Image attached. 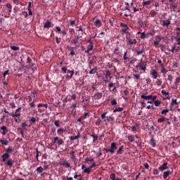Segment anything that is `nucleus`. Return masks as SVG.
Instances as JSON below:
<instances>
[{
    "mask_svg": "<svg viewBox=\"0 0 180 180\" xmlns=\"http://www.w3.org/2000/svg\"><path fill=\"white\" fill-rule=\"evenodd\" d=\"M80 138V133L78 132L77 133V135L76 136H70L69 139L71 141H74V140H76V139H78Z\"/></svg>",
    "mask_w": 180,
    "mask_h": 180,
    "instance_id": "obj_26",
    "label": "nucleus"
},
{
    "mask_svg": "<svg viewBox=\"0 0 180 180\" xmlns=\"http://www.w3.org/2000/svg\"><path fill=\"white\" fill-rule=\"evenodd\" d=\"M150 144L153 148H155L156 146V141L153 138H151L150 140Z\"/></svg>",
    "mask_w": 180,
    "mask_h": 180,
    "instance_id": "obj_25",
    "label": "nucleus"
},
{
    "mask_svg": "<svg viewBox=\"0 0 180 180\" xmlns=\"http://www.w3.org/2000/svg\"><path fill=\"white\" fill-rule=\"evenodd\" d=\"M157 14H158V13L154 9L150 10V11L149 13V15L151 18H155L157 15Z\"/></svg>",
    "mask_w": 180,
    "mask_h": 180,
    "instance_id": "obj_19",
    "label": "nucleus"
},
{
    "mask_svg": "<svg viewBox=\"0 0 180 180\" xmlns=\"http://www.w3.org/2000/svg\"><path fill=\"white\" fill-rule=\"evenodd\" d=\"M166 120H169V118H166V117H161L160 118H158V123H162Z\"/></svg>",
    "mask_w": 180,
    "mask_h": 180,
    "instance_id": "obj_22",
    "label": "nucleus"
},
{
    "mask_svg": "<svg viewBox=\"0 0 180 180\" xmlns=\"http://www.w3.org/2000/svg\"><path fill=\"white\" fill-rule=\"evenodd\" d=\"M11 117H13V119H14V122H15V123H20L21 122L20 120V117H15V115H11Z\"/></svg>",
    "mask_w": 180,
    "mask_h": 180,
    "instance_id": "obj_31",
    "label": "nucleus"
},
{
    "mask_svg": "<svg viewBox=\"0 0 180 180\" xmlns=\"http://www.w3.org/2000/svg\"><path fill=\"white\" fill-rule=\"evenodd\" d=\"M53 27H54V24L52 23V22L50 20H46V22H45V23L44 24V28L45 29H49Z\"/></svg>",
    "mask_w": 180,
    "mask_h": 180,
    "instance_id": "obj_7",
    "label": "nucleus"
},
{
    "mask_svg": "<svg viewBox=\"0 0 180 180\" xmlns=\"http://www.w3.org/2000/svg\"><path fill=\"white\" fill-rule=\"evenodd\" d=\"M162 84V79H157L156 85L158 86H161Z\"/></svg>",
    "mask_w": 180,
    "mask_h": 180,
    "instance_id": "obj_41",
    "label": "nucleus"
},
{
    "mask_svg": "<svg viewBox=\"0 0 180 180\" xmlns=\"http://www.w3.org/2000/svg\"><path fill=\"white\" fill-rule=\"evenodd\" d=\"M141 98L145 101H150L152 99V94L150 96H146V94H141Z\"/></svg>",
    "mask_w": 180,
    "mask_h": 180,
    "instance_id": "obj_13",
    "label": "nucleus"
},
{
    "mask_svg": "<svg viewBox=\"0 0 180 180\" xmlns=\"http://www.w3.org/2000/svg\"><path fill=\"white\" fill-rule=\"evenodd\" d=\"M110 104H111L112 105H116L117 104V100H111Z\"/></svg>",
    "mask_w": 180,
    "mask_h": 180,
    "instance_id": "obj_63",
    "label": "nucleus"
},
{
    "mask_svg": "<svg viewBox=\"0 0 180 180\" xmlns=\"http://www.w3.org/2000/svg\"><path fill=\"white\" fill-rule=\"evenodd\" d=\"M101 122H102V121H101V118H98V120H96V121L95 122V124L96 126H100Z\"/></svg>",
    "mask_w": 180,
    "mask_h": 180,
    "instance_id": "obj_54",
    "label": "nucleus"
},
{
    "mask_svg": "<svg viewBox=\"0 0 180 180\" xmlns=\"http://www.w3.org/2000/svg\"><path fill=\"white\" fill-rule=\"evenodd\" d=\"M110 179H112V180H115V179H116V175H115V174H111L110 175Z\"/></svg>",
    "mask_w": 180,
    "mask_h": 180,
    "instance_id": "obj_62",
    "label": "nucleus"
},
{
    "mask_svg": "<svg viewBox=\"0 0 180 180\" xmlns=\"http://www.w3.org/2000/svg\"><path fill=\"white\" fill-rule=\"evenodd\" d=\"M37 174H41L44 171V169L41 167H39L38 168H37Z\"/></svg>",
    "mask_w": 180,
    "mask_h": 180,
    "instance_id": "obj_37",
    "label": "nucleus"
},
{
    "mask_svg": "<svg viewBox=\"0 0 180 180\" xmlns=\"http://www.w3.org/2000/svg\"><path fill=\"white\" fill-rule=\"evenodd\" d=\"M76 29H77V30H76V32H82L84 30L82 25L76 26Z\"/></svg>",
    "mask_w": 180,
    "mask_h": 180,
    "instance_id": "obj_46",
    "label": "nucleus"
},
{
    "mask_svg": "<svg viewBox=\"0 0 180 180\" xmlns=\"http://www.w3.org/2000/svg\"><path fill=\"white\" fill-rule=\"evenodd\" d=\"M95 167H96V162H94L91 166H89L88 168L85 169L83 171V172L86 173L87 174H90L91 169Z\"/></svg>",
    "mask_w": 180,
    "mask_h": 180,
    "instance_id": "obj_6",
    "label": "nucleus"
},
{
    "mask_svg": "<svg viewBox=\"0 0 180 180\" xmlns=\"http://www.w3.org/2000/svg\"><path fill=\"white\" fill-rule=\"evenodd\" d=\"M170 51L172 53H175L176 52H178V49H176V45H174L172 48V49L170 50Z\"/></svg>",
    "mask_w": 180,
    "mask_h": 180,
    "instance_id": "obj_43",
    "label": "nucleus"
},
{
    "mask_svg": "<svg viewBox=\"0 0 180 180\" xmlns=\"http://www.w3.org/2000/svg\"><path fill=\"white\" fill-rule=\"evenodd\" d=\"M107 112H103L101 115V119L103 120V122L114 121L113 117H106Z\"/></svg>",
    "mask_w": 180,
    "mask_h": 180,
    "instance_id": "obj_4",
    "label": "nucleus"
},
{
    "mask_svg": "<svg viewBox=\"0 0 180 180\" xmlns=\"http://www.w3.org/2000/svg\"><path fill=\"white\" fill-rule=\"evenodd\" d=\"M153 103L156 107H158L161 104V101H160V100H155Z\"/></svg>",
    "mask_w": 180,
    "mask_h": 180,
    "instance_id": "obj_53",
    "label": "nucleus"
},
{
    "mask_svg": "<svg viewBox=\"0 0 180 180\" xmlns=\"http://www.w3.org/2000/svg\"><path fill=\"white\" fill-rule=\"evenodd\" d=\"M34 100H32V103H30V107L32 108H34L36 105H35V103H34Z\"/></svg>",
    "mask_w": 180,
    "mask_h": 180,
    "instance_id": "obj_58",
    "label": "nucleus"
},
{
    "mask_svg": "<svg viewBox=\"0 0 180 180\" xmlns=\"http://www.w3.org/2000/svg\"><path fill=\"white\" fill-rule=\"evenodd\" d=\"M94 49V44H89L87 46V50L85 51V53H86L89 56L92 55V53H91V51Z\"/></svg>",
    "mask_w": 180,
    "mask_h": 180,
    "instance_id": "obj_10",
    "label": "nucleus"
},
{
    "mask_svg": "<svg viewBox=\"0 0 180 180\" xmlns=\"http://www.w3.org/2000/svg\"><path fill=\"white\" fill-rule=\"evenodd\" d=\"M169 110H162L161 111V115H163L166 116L167 114L169 113Z\"/></svg>",
    "mask_w": 180,
    "mask_h": 180,
    "instance_id": "obj_49",
    "label": "nucleus"
},
{
    "mask_svg": "<svg viewBox=\"0 0 180 180\" xmlns=\"http://www.w3.org/2000/svg\"><path fill=\"white\" fill-rule=\"evenodd\" d=\"M84 30H82L81 32H78V35L77 36V39H81L82 38L83 35H84Z\"/></svg>",
    "mask_w": 180,
    "mask_h": 180,
    "instance_id": "obj_42",
    "label": "nucleus"
},
{
    "mask_svg": "<svg viewBox=\"0 0 180 180\" xmlns=\"http://www.w3.org/2000/svg\"><path fill=\"white\" fill-rule=\"evenodd\" d=\"M117 143L112 142L110 143V148H103V151H105L106 153H110V154H114L117 149Z\"/></svg>",
    "mask_w": 180,
    "mask_h": 180,
    "instance_id": "obj_2",
    "label": "nucleus"
},
{
    "mask_svg": "<svg viewBox=\"0 0 180 180\" xmlns=\"http://www.w3.org/2000/svg\"><path fill=\"white\" fill-rule=\"evenodd\" d=\"M103 97L102 93H96V94L94 95V98L95 100H100Z\"/></svg>",
    "mask_w": 180,
    "mask_h": 180,
    "instance_id": "obj_16",
    "label": "nucleus"
},
{
    "mask_svg": "<svg viewBox=\"0 0 180 180\" xmlns=\"http://www.w3.org/2000/svg\"><path fill=\"white\" fill-rule=\"evenodd\" d=\"M174 105H179V103L176 99L172 98V103H171V106H174Z\"/></svg>",
    "mask_w": 180,
    "mask_h": 180,
    "instance_id": "obj_39",
    "label": "nucleus"
},
{
    "mask_svg": "<svg viewBox=\"0 0 180 180\" xmlns=\"http://www.w3.org/2000/svg\"><path fill=\"white\" fill-rule=\"evenodd\" d=\"M129 142H134L135 141V137L132 135H129L127 137Z\"/></svg>",
    "mask_w": 180,
    "mask_h": 180,
    "instance_id": "obj_40",
    "label": "nucleus"
},
{
    "mask_svg": "<svg viewBox=\"0 0 180 180\" xmlns=\"http://www.w3.org/2000/svg\"><path fill=\"white\" fill-rule=\"evenodd\" d=\"M10 158V155L8 153H6L5 154L3 155L2 158H3V162H5L7 160H8Z\"/></svg>",
    "mask_w": 180,
    "mask_h": 180,
    "instance_id": "obj_18",
    "label": "nucleus"
},
{
    "mask_svg": "<svg viewBox=\"0 0 180 180\" xmlns=\"http://www.w3.org/2000/svg\"><path fill=\"white\" fill-rule=\"evenodd\" d=\"M61 70L63 72V74H66V73H68V70L66 66H63L61 68Z\"/></svg>",
    "mask_w": 180,
    "mask_h": 180,
    "instance_id": "obj_50",
    "label": "nucleus"
},
{
    "mask_svg": "<svg viewBox=\"0 0 180 180\" xmlns=\"http://www.w3.org/2000/svg\"><path fill=\"white\" fill-rule=\"evenodd\" d=\"M85 162H94V159L91 158H87L85 159Z\"/></svg>",
    "mask_w": 180,
    "mask_h": 180,
    "instance_id": "obj_64",
    "label": "nucleus"
},
{
    "mask_svg": "<svg viewBox=\"0 0 180 180\" xmlns=\"http://www.w3.org/2000/svg\"><path fill=\"white\" fill-rule=\"evenodd\" d=\"M174 39H176V41H177V45H180V36H176Z\"/></svg>",
    "mask_w": 180,
    "mask_h": 180,
    "instance_id": "obj_59",
    "label": "nucleus"
},
{
    "mask_svg": "<svg viewBox=\"0 0 180 180\" xmlns=\"http://www.w3.org/2000/svg\"><path fill=\"white\" fill-rule=\"evenodd\" d=\"M150 34L151 33L150 32L146 34V32H143L142 33H141L140 39H148Z\"/></svg>",
    "mask_w": 180,
    "mask_h": 180,
    "instance_id": "obj_11",
    "label": "nucleus"
},
{
    "mask_svg": "<svg viewBox=\"0 0 180 180\" xmlns=\"http://www.w3.org/2000/svg\"><path fill=\"white\" fill-rule=\"evenodd\" d=\"M0 142L4 146H7L9 143V142L8 141H4V140H0Z\"/></svg>",
    "mask_w": 180,
    "mask_h": 180,
    "instance_id": "obj_56",
    "label": "nucleus"
},
{
    "mask_svg": "<svg viewBox=\"0 0 180 180\" xmlns=\"http://www.w3.org/2000/svg\"><path fill=\"white\" fill-rule=\"evenodd\" d=\"M124 110V108H122V107H117V108H115V110H113V113H115L117 112H122Z\"/></svg>",
    "mask_w": 180,
    "mask_h": 180,
    "instance_id": "obj_34",
    "label": "nucleus"
},
{
    "mask_svg": "<svg viewBox=\"0 0 180 180\" xmlns=\"http://www.w3.org/2000/svg\"><path fill=\"white\" fill-rule=\"evenodd\" d=\"M27 127H30V125H28L26 122H22V124H21V129L27 130Z\"/></svg>",
    "mask_w": 180,
    "mask_h": 180,
    "instance_id": "obj_35",
    "label": "nucleus"
},
{
    "mask_svg": "<svg viewBox=\"0 0 180 180\" xmlns=\"http://www.w3.org/2000/svg\"><path fill=\"white\" fill-rule=\"evenodd\" d=\"M66 130L63 129V128H60L59 129L57 130V134L58 135H60V136H63V133Z\"/></svg>",
    "mask_w": 180,
    "mask_h": 180,
    "instance_id": "obj_28",
    "label": "nucleus"
},
{
    "mask_svg": "<svg viewBox=\"0 0 180 180\" xmlns=\"http://www.w3.org/2000/svg\"><path fill=\"white\" fill-rule=\"evenodd\" d=\"M120 26L122 27V34H129L130 33L129 32V27L127 24L120 22Z\"/></svg>",
    "mask_w": 180,
    "mask_h": 180,
    "instance_id": "obj_3",
    "label": "nucleus"
},
{
    "mask_svg": "<svg viewBox=\"0 0 180 180\" xmlns=\"http://www.w3.org/2000/svg\"><path fill=\"white\" fill-rule=\"evenodd\" d=\"M169 25H171V21H170L169 19H167V20H163L162 21V26L163 27L166 26L167 27H168Z\"/></svg>",
    "mask_w": 180,
    "mask_h": 180,
    "instance_id": "obj_17",
    "label": "nucleus"
},
{
    "mask_svg": "<svg viewBox=\"0 0 180 180\" xmlns=\"http://www.w3.org/2000/svg\"><path fill=\"white\" fill-rule=\"evenodd\" d=\"M90 136L93 138V142H95L98 139V136L96 135L94 132H93L92 134L90 135Z\"/></svg>",
    "mask_w": 180,
    "mask_h": 180,
    "instance_id": "obj_32",
    "label": "nucleus"
},
{
    "mask_svg": "<svg viewBox=\"0 0 180 180\" xmlns=\"http://www.w3.org/2000/svg\"><path fill=\"white\" fill-rule=\"evenodd\" d=\"M124 149V146H122L120 148H118V150L116 152V155H122L123 153Z\"/></svg>",
    "mask_w": 180,
    "mask_h": 180,
    "instance_id": "obj_21",
    "label": "nucleus"
},
{
    "mask_svg": "<svg viewBox=\"0 0 180 180\" xmlns=\"http://www.w3.org/2000/svg\"><path fill=\"white\" fill-rule=\"evenodd\" d=\"M36 121L37 120L34 117H31V119L30 120V124H34Z\"/></svg>",
    "mask_w": 180,
    "mask_h": 180,
    "instance_id": "obj_38",
    "label": "nucleus"
},
{
    "mask_svg": "<svg viewBox=\"0 0 180 180\" xmlns=\"http://www.w3.org/2000/svg\"><path fill=\"white\" fill-rule=\"evenodd\" d=\"M180 83V77H176L174 82V84L175 86L177 87L178 86V84Z\"/></svg>",
    "mask_w": 180,
    "mask_h": 180,
    "instance_id": "obj_52",
    "label": "nucleus"
},
{
    "mask_svg": "<svg viewBox=\"0 0 180 180\" xmlns=\"http://www.w3.org/2000/svg\"><path fill=\"white\" fill-rule=\"evenodd\" d=\"M144 52H145V49H144V47H143L141 50L136 51V55H137V56H141V55L143 54Z\"/></svg>",
    "mask_w": 180,
    "mask_h": 180,
    "instance_id": "obj_36",
    "label": "nucleus"
},
{
    "mask_svg": "<svg viewBox=\"0 0 180 180\" xmlns=\"http://www.w3.org/2000/svg\"><path fill=\"white\" fill-rule=\"evenodd\" d=\"M152 3V0H148V1H143L142 2V6H148L151 4Z\"/></svg>",
    "mask_w": 180,
    "mask_h": 180,
    "instance_id": "obj_27",
    "label": "nucleus"
},
{
    "mask_svg": "<svg viewBox=\"0 0 180 180\" xmlns=\"http://www.w3.org/2000/svg\"><path fill=\"white\" fill-rule=\"evenodd\" d=\"M21 110H22L21 107H18V108L15 110V112H10V116L20 117Z\"/></svg>",
    "mask_w": 180,
    "mask_h": 180,
    "instance_id": "obj_5",
    "label": "nucleus"
},
{
    "mask_svg": "<svg viewBox=\"0 0 180 180\" xmlns=\"http://www.w3.org/2000/svg\"><path fill=\"white\" fill-rule=\"evenodd\" d=\"M60 165H62L66 168H70L71 169L72 167H70V164L68 163L67 161H63L61 163H60Z\"/></svg>",
    "mask_w": 180,
    "mask_h": 180,
    "instance_id": "obj_15",
    "label": "nucleus"
},
{
    "mask_svg": "<svg viewBox=\"0 0 180 180\" xmlns=\"http://www.w3.org/2000/svg\"><path fill=\"white\" fill-rule=\"evenodd\" d=\"M151 77L154 79H157L158 77V72L156 70H153L150 72Z\"/></svg>",
    "mask_w": 180,
    "mask_h": 180,
    "instance_id": "obj_12",
    "label": "nucleus"
},
{
    "mask_svg": "<svg viewBox=\"0 0 180 180\" xmlns=\"http://www.w3.org/2000/svg\"><path fill=\"white\" fill-rule=\"evenodd\" d=\"M25 100L28 103L32 102V96H27V97H25Z\"/></svg>",
    "mask_w": 180,
    "mask_h": 180,
    "instance_id": "obj_51",
    "label": "nucleus"
},
{
    "mask_svg": "<svg viewBox=\"0 0 180 180\" xmlns=\"http://www.w3.org/2000/svg\"><path fill=\"white\" fill-rule=\"evenodd\" d=\"M54 123V124H55V126L56 127H60V121H59V120H57L56 121H55V122H53Z\"/></svg>",
    "mask_w": 180,
    "mask_h": 180,
    "instance_id": "obj_60",
    "label": "nucleus"
},
{
    "mask_svg": "<svg viewBox=\"0 0 180 180\" xmlns=\"http://www.w3.org/2000/svg\"><path fill=\"white\" fill-rule=\"evenodd\" d=\"M14 162L12 160H8V162H6V164L8 167H11L13 166Z\"/></svg>",
    "mask_w": 180,
    "mask_h": 180,
    "instance_id": "obj_44",
    "label": "nucleus"
},
{
    "mask_svg": "<svg viewBox=\"0 0 180 180\" xmlns=\"http://www.w3.org/2000/svg\"><path fill=\"white\" fill-rule=\"evenodd\" d=\"M138 67H139V69L141 70H143V72H146V64L143 62V61H141Z\"/></svg>",
    "mask_w": 180,
    "mask_h": 180,
    "instance_id": "obj_8",
    "label": "nucleus"
},
{
    "mask_svg": "<svg viewBox=\"0 0 180 180\" xmlns=\"http://www.w3.org/2000/svg\"><path fill=\"white\" fill-rule=\"evenodd\" d=\"M39 155H41V153L40 151H39L38 149H37V156H36V158H37V161H39Z\"/></svg>",
    "mask_w": 180,
    "mask_h": 180,
    "instance_id": "obj_57",
    "label": "nucleus"
},
{
    "mask_svg": "<svg viewBox=\"0 0 180 180\" xmlns=\"http://www.w3.org/2000/svg\"><path fill=\"white\" fill-rule=\"evenodd\" d=\"M163 38L162 37V36H160V35H157L156 37H155V41H158L159 43H160V41H162V39Z\"/></svg>",
    "mask_w": 180,
    "mask_h": 180,
    "instance_id": "obj_47",
    "label": "nucleus"
},
{
    "mask_svg": "<svg viewBox=\"0 0 180 180\" xmlns=\"http://www.w3.org/2000/svg\"><path fill=\"white\" fill-rule=\"evenodd\" d=\"M67 73L68 75H66V77L72 79L73 75H74V74H75V71L74 70H67Z\"/></svg>",
    "mask_w": 180,
    "mask_h": 180,
    "instance_id": "obj_14",
    "label": "nucleus"
},
{
    "mask_svg": "<svg viewBox=\"0 0 180 180\" xmlns=\"http://www.w3.org/2000/svg\"><path fill=\"white\" fill-rule=\"evenodd\" d=\"M57 143H58V146H61V145H63L64 143V141H63V139H59L58 138Z\"/></svg>",
    "mask_w": 180,
    "mask_h": 180,
    "instance_id": "obj_55",
    "label": "nucleus"
},
{
    "mask_svg": "<svg viewBox=\"0 0 180 180\" xmlns=\"http://www.w3.org/2000/svg\"><path fill=\"white\" fill-rule=\"evenodd\" d=\"M17 131H18V132H20V134H22V136H24V131H23V129H22V128H18V129H17Z\"/></svg>",
    "mask_w": 180,
    "mask_h": 180,
    "instance_id": "obj_61",
    "label": "nucleus"
},
{
    "mask_svg": "<svg viewBox=\"0 0 180 180\" xmlns=\"http://www.w3.org/2000/svg\"><path fill=\"white\" fill-rule=\"evenodd\" d=\"M87 117H89V112H84V113L83 114V115H81V116H80V117H81V119H82V120H86V119L87 118Z\"/></svg>",
    "mask_w": 180,
    "mask_h": 180,
    "instance_id": "obj_33",
    "label": "nucleus"
},
{
    "mask_svg": "<svg viewBox=\"0 0 180 180\" xmlns=\"http://www.w3.org/2000/svg\"><path fill=\"white\" fill-rule=\"evenodd\" d=\"M132 77L136 82H138V80L141 78V75L138 74H133Z\"/></svg>",
    "mask_w": 180,
    "mask_h": 180,
    "instance_id": "obj_24",
    "label": "nucleus"
},
{
    "mask_svg": "<svg viewBox=\"0 0 180 180\" xmlns=\"http://www.w3.org/2000/svg\"><path fill=\"white\" fill-rule=\"evenodd\" d=\"M94 25L96 27H101V20H96V21L94 22Z\"/></svg>",
    "mask_w": 180,
    "mask_h": 180,
    "instance_id": "obj_29",
    "label": "nucleus"
},
{
    "mask_svg": "<svg viewBox=\"0 0 180 180\" xmlns=\"http://www.w3.org/2000/svg\"><path fill=\"white\" fill-rule=\"evenodd\" d=\"M1 130L3 131V132L1 133L3 135H6L8 132V130L7 127H5L4 125H3L1 127Z\"/></svg>",
    "mask_w": 180,
    "mask_h": 180,
    "instance_id": "obj_20",
    "label": "nucleus"
},
{
    "mask_svg": "<svg viewBox=\"0 0 180 180\" xmlns=\"http://www.w3.org/2000/svg\"><path fill=\"white\" fill-rule=\"evenodd\" d=\"M10 49H11V50H13L14 51H17L20 50L19 46H15V45H10Z\"/></svg>",
    "mask_w": 180,
    "mask_h": 180,
    "instance_id": "obj_30",
    "label": "nucleus"
},
{
    "mask_svg": "<svg viewBox=\"0 0 180 180\" xmlns=\"http://www.w3.org/2000/svg\"><path fill=\"white\" fill-rule=\"evenodd\" d=\"M167 166H168V163L165 162L162 164L160 167H158V170H160V172H164L165 170H167L169 169Z\"/></svg>",
    "mask_w": 180,
    "mask_h": 180,
    "instance_id": "obj_9",
    "label": "nucleus"
},
{
    "mask_svg": "<svg viewBox=\"0 0 180 180\" xmlns=\"http://www.w3.org/2000/svg\"><path fill=\"white\" fill-rule=\"evenodd\" d=\"M172 173L170 171H167L163 173V179H167V178L171 175Z\"/></svg>",
    "mask_w": 180,
    "mask_h": 180,
    "instance_id": "obj_23",
    "label": "nucleus"
},
{
    "mask_svg": "<svg viewBox=\"0 0 180 180\" xmlns=\"http://www.w3.org/2000/svg\"><path fill=\"white\" fill-rule=\"evenodd\" d=\"M126 41L128 46L131 47L133 45L137 44V39L134 35H131L130 33L126 35Z\"/></svg>",
    "mask_w": 180,
    "mask_h": 180,
    "instance_id": "obj_1",
    "label": "nucleus"
},
{
    "mask_svg": "<svg viewBox=\"0 0 180 180\" xmlns=\"http://www.w3.org/2000/svg\"><path fill=\"white\" fill-rule=\"evenodd\" d=\"M168 70L165 68L164 65L162 66L161 72L162 74H167Z\"/></svg>",
    "mask_w": 180,
    "mask_h": 180,
    "instance_id": "obj_48",
    "label": "nucleus"
},
{
    "mask_svg": "<svg viewBox=\"0 0 180 180\" xmlns=\"http://www.w3.org/2000/svg\"><path fill=\"white\" fill-rule=\"evenodd\" d=\"M97 72V69L96 68H92L89 70V75H94L96 74Z\"/></svg>",
    "mask_w": 180,
    "mask_h": 180,
    "instance_id": "obj_45",
    "label": "nucleus"
}]
</instances>
